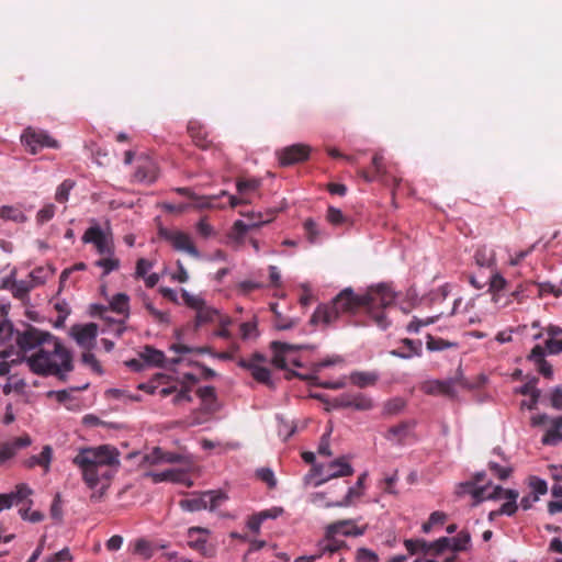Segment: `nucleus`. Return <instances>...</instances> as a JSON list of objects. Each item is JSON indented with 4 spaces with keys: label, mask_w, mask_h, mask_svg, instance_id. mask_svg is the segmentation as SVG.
Listing matches in <instances>:
<instances>
[{
    "label": "nucleus",
    "mask_w": 562,
    "mask_h": 562,
    "mask_svg": "<svg viewBox=\"0 0 562 562\" xmlns=\"http://www.w3.org/2000/svg\"><path fill=\"white\" fill-rule=\"evenodd\" d=\"M396 294L385 285L379 284L368 289L363 295L356 294L351 288L344 289L330 304L319 305L311 317L312 324L333 325L342 314H355L366 307L376 326L386 329L390 322L384 310L394 304Z\"/></svg>",
    "instance_id": "nucleus-1"
},
{
    "label": "nucleus",
    "mask_w": 562,
    "mask_h": 562,
    "mask_svg": "<svg viewBox=\"0 0 562 562\" xmlns=\"http://www.w3.org/2000/svg\"><path fill=\"white\" fill-rule=\"evenodd\" d=\"M30 370L41 376H57L65 381L67 373L74 370L72 353L54 335L35 352L25 356Z\"/></svg>",
    "instance_id": "nucleus-2"
},
{
    "label": "nucleus",
    "mask_w": 562,
    "mask_h": 562,
    "mask_svg": "<svg viewBox=\"0 0 562 562\" xmlns=\"http://www.w3.org/2000/svg\"><path fill=\"white\" fill-rule=\"evenodd\" d=\"M72 463L80 469L85 483L94 488L102 480L108 482L111 479L110 467L119 464V453L115 448L106 445L83 448L72 459Z\"/></svg>",
    "instance_id": "nucleus-3"
},
{
    "label": "nucleus",
    "mask_w": 562,
    "mask_h": 562,
    "mask_svg": "<svg viewBox=\"0 0 562 562\" xmlns=\"http://www.w3.org/2000/svg\"><path fill=\"white\" fill-rule=\"evenodd\" d=\"M461 487L464 493L472 495L474 498V505H477L484 499H496L504 496L507 502L496 509L495 514L513 516L518 509V505L516 503L518 492L515 490H504L501 486H494L492 492H490L488 486H480V488H475L472 483H464Z\"/></svg>",
    "instance_id": "nucleus-4"
},
{
    "label": "nucleus",
    "mask_w": 562,
    "mask_h": 562,
    "mask_svg": "<svg viewBox=\"0 0 562 562\" xmlns=\"http://www.w3.org/2000/svg\"><path fill=\"white\" fill-rule=\"evenodd\" d=\"M312 471L315 476L319 477L315 481V486H319L331 479L350 476L353 474V469L346 457H340L328 464L316 465Z\"/></svg>",
    "instance_id": "nucleus-5"
},
{
    "label": "nucleus",
    "mask_w": 562,
    "mask_h": 562,
    "mask_svg": "<svg viewBox=\"0 0 562 562\" xmlns=\"http://www.w3.org/2000/svg\"><path fill=\"white\" fill-rule=\"evenodd\" d=\"M227 499V495L221 491H206L190 498L180 501L182 509L188 512H198L202 509L214 510L223 502Z\"/></svg>",
    "instance_id": "nucleus-6"
},
{
    "label": "nucleus",
    "mask_w": 562,
    "mask_h": 562,
    "mask_svg": "<svg viewBox=\"0 0 562 562\" xmlns=\"http://www.w3.org/2000/svg\"><path fill=\"white\" fill-rule=\"evenodd\" d=\"M266 362V357L260 352L252 353L249 358H240L237 364L248 370L251 376L259 383H262L269 387H273L271 380V371L267 367L262 366Z\"/></svg>",
    "instance_id": "nucleus-7"
},
{
    "label": "nucleus",
    "mask_w": 562,
    "mask_h": 562,
    "mask_svg": "<svg viewBox=\"0 0 562 562\" xmlns=\"http://www.w3.org/2000/svg\"><path fill=\"white\" fill-rule=\"evenodd\" d=\"M159 236L167 240L175 250L183 251L193 258H200V251L195 247L191 236L177 229L160 228Z\"/></svg>",
    "instance_id": "nucleus-8"
},
{
    "label": "nucleus",
    "mask_w": 562,
    "mask_h": 562,
    "mask_svg": "<svg viewBox=\"0 0 562 562\" xmlns=\"http://www.w3.org/2000/svg\"><path fill=\"white\" fill-rule=\"evenodd\" d=\"M49 337H52L50 333L27 325L23 331H16L15 341L23 355L26 356L27 351L40 349Z\"/></svg>",
    "instance_id": "nucleus-9"
},
{
    "label": "nucleus",
    "mask_w": 562,
    "mask_h": 562,
    "mask_svg": "<svg viewBox=\"0 0 562 562\" xmlns=\"http://www.w3.org/2000/svg\"><path fill=\"white\" fill-rule=\"evenodd\" d=\"M176 192L186 195L192 200H198V206L202 209H218L223 207L224 204H221L218 201L221 198H227V204L231 207H236L243 203H246L244 199H239L235 195L228 194L227 191H222L218 195H207L198 198L189 188H177Z\"/></svg>",
    "instance_id": "nucleus-10"
},
{
    "label": "nucleus",
    "mask_w": 562,
    "mask_h": 562,
    "mask_svg": "<svg viewBox=\"0 0 562 562\" xmlns=\"http://www.w3.org/2000/svg\"><path fill=\"white\" fill-rule=\"evenodd\" d=\"M83 244H92L99 255H113L111 234H106L98 224L90 226L82 235Z\"/></svg>",
    "instance_id": "nucleus-11"
},
{
    "label": "nucleus",
    "mask_w": 562,
    "mask_h": 562,
    "mask_svg": "<svg viewBox=\"0 0 562 562\" xmlns=\"http://www.w3.org/2000/svg\"><path fill=\"white\" fill-rule=\"evenodd\" d=\"M22 143L30 149L31 154H36L44 147L57 148L58 142L50 137L47 132L27 127L21 136Z\"/></svg>",
    "instance_id": "nucleus-12"
},
{
    "label": "nucleus",
    "mask_w": 562,
    "mask_h": 562,
    "mask_svg": "<svg viewBox=\"0 0 562 562\" xmlns=\"http://www.w3.org/2000/svg\"><path fill=\"white\" fill-rule=\"evenodd\" d=\"M334 408H353L356 411H370L373 407L372 400L360 392H346L336 396L333 402Z\"/></svg>",
    "instance_id": "nucleus-13"
},
{
    "label": "nucleus",
    "mask_w": 562,
    "mask_h": 562,
    "mask_svg": "<svg viewBox=\"0 0 562 562\" xmlns=\"http://www.w3.org/2000/svg\"><path fill=\"white\" fill-rule=\"evenodd\" d=\"M31 445L32 439L27 434L11 438L9 440L0 441V467L5 465L18 454L20 450L27 448Z\"/></svg>",
    "instance_id": "nucleus-14"
},
{
    "label": "nucleus",
    "mask_w": 562,
    "mask_h": 562,
    "mask_svg": "<svg viewBox=\"0 0 562 562\" xmlns=\"http://www.w3.org/2000/svg\"><path fill=\"white\" fill-rule=\"evenodd\" d=\"M311 147L305 144H294L279 150L278 159L282 167H288L308 159Z\"/></svg>",
    "instance_id": "nucleus-15"
},
{
    "label": "nucleus",
    "mask_w": 562,
    "mask_h": 562,
    "mask_svg": "<svg viewBox=\"0 0 562 562\" xmlns=\"http://www.w3.org/2000/svg\"><path fill=\"white\" fill-rule=\"evenodd\" d=\"M207 529L201 527H191L188 530L189 546L193 550L198 551L205 558H212L215 555V548L207 543L206 536Z\"/></svg>",
    "instance_id": "nucleus-16"
},
{
    "label": "nucleus",
    "mask_w": 562,
    "mask_h": 562,
    "mask_svg": "<svg viewBox=\"0 0 562 562\" xmlns=\"http://www.w3.org/2000/svg\"><path fill=\"white\" fill-rule=\"evenodd\" d=\"M367 526L359 527L353 519H342L327 526V535H342L345 537H359L364 535Z\"/></svg>",
    "instance_id": "nucleus-17"
},
{
    "label": "nucleus",
    "mask_w": 562,
    "mask_h": 562,
    "mask_svg": "<svg viewBox=\"0 0 562 562\" xmlns=\"http://www.w3.org/2000/svg\"><path fill=\"white\" fill-rule=\"evenodd\" d=\"M72 336L77 344L86 350L94 347L95 338L98 335V326L94 323H89L83 326H74Z\"/></svg>",
    "instance_id": "nucleus-18"
},
{
    "label": "nucleus",
    "mask_w": 562,
    "mask_h": 562,
    "mask_svg": "<svg viewBox=\"0 0 562 562\" xmlns=\"http://www.w3.org/2000/svg\"><path fill=\"white\" fill-rule=\"evenodd\" d=\"M133 177L137 182L153 183L158 177V168L151 159L144 158L139 160Z\"/></svg>",
    "instance_id": "nucleus-19"
},
{
    "label": "nucleus",
    "mask_w": 562,
    "mask_h": 562,
    "mask_svg": "<svg viewBox=\"0 0 562 562\" xmlns=\"http://www.w3.org/2000/svg\"><path fill=\"white\" fill-rule=\"evenodd\" d=\"M183 459L184 457L179 453L166 452L161 448L156 447L144 457V462L151 465L158 463H180Z\"/></svg>",
    "instance_id": "nucleus-20"
},
{
    "label": "nucleus",
    "mask_w": 562,
    "mask_h": 562,
    "mask_svg": "<svg viewBox=\"0 0 562 562\" xmlns=\"http://www.w3.org/2000/svg\"><path fill=\"white\" fill-rule=\"evenodd\" d=\"M367 477V474L363 473L358 477V481L355 486H351L348 488L346 495L340 501L336 502H326L324 506L326 508L329 507H348L352 504L355 498H359L361 496L360 490L363 487L364 480Z\"/></svg>",
    "instance_id": "nucleus-21"
},
{
    "label": "nucleus",
    "mask_w": 562,
    "mask_h": 562,
    "mask_svg": "<svg viewBox=\"0 0 562 562\" xmlns=\"http://www.w3.org/2000/svg\"><path fill=\"white\" fill-rule=\"evenodd\" d=\"M401 348L390 351L391 356L402 359H409L414 356L419 357L422 355V340L404 338L401 340Z\"/></svg>",
    "instance_id": "nucleus-22"
},
{
    "label": "nucleus",
    "mask_w": 562,
    "mask_h": 562,
    "mask_svg": "<svg viewBox=\"0 0 562 562\" xmlns=\"http://www.w3.org/2000/svg\"><path fill=\"white\" fill-rule=\"evenodd\" d=\"M32 490L24 483L18 484L15 491L9 494H0L1 510L10 508L13 504H19L31 495Z\"/></svg>",
    "instance_id": "nucleus-23"
},
{
    "label": "nucleus",
    "mask_w": 562,
    "mask_h": 562,
    "mask_svg": "<svg viewBox=\"0 0 562 562\" xmlns=\"http://www.w3.org/2000/svg\"><path fill=\"white\" fill-rule=\"evenodd\" d=\"M188 133L193 143L202 149H206L212 145L209 138V133L203 125L196 121H191L188 124Z\"/></svg>",
    "instance_id": "nucleus-24"
},
{
    "label": "nucleus",
    "mask_w": 562,
    "mask_h": 562,
    "mask_svg": "<svg viewBox=\"0 0 562 562\" xmlns=\"http://www.w3.org/2000/svg\"><path fill=\"white\" fill-rule=\"evenodd\" d=\"M414 427V422H401L400 424L389 428L385 438L390 441H395L398 445H403Z\"/></svg>",
    "instance_id": "nucleus-25"
},
{
    "label": "nucleus",
    "mask_w": 562,
    "mask_h": 562,
    "mask_svg": "<svg viewBox=\"0 0 562 562\" xmlns=\"http://www.w3.org/2000/svg\"><path fill=\"white\" fill-rule=\"evenodd\" d=\"M348 380L352 385L359 389H366L376 384L379 374L375 371H352Z\"/></svg>",
    "instance_id": "nucleus-26"
},
{
    "label": "nucleus",
    "mask_w": 562,
    "mask_h": 562,
    "mask_svg": "<svg viewBox=\"0 0 562 562\" xmlns=\"http://www.w3.org/2000/svg\"><path fill=\"white\" fill-rule=\"evenodd\" d=\"M258 222H245L241 220H238L234 223L233 229L238 236L245 235L248 231L258 227L260 225L270 223L274 218V212L271 211L267 214H258Z\"/></svg>",
    "instance_id": "nucleus-27"
},
{
    "label": "nucleus",
    "mask_w": 562,
    "mask_h": 562,
    "mask_svg": "<svg viewBox=\"0 0 562 562\" xmlns=\"http://www.w3.org/2000/svg\"><path fill=\"white\" fill-rule=\"evenodd\" d=\"M53 459V449L50 446H44L43 450L37 456H32L24 460L23 464L27 469H32L36 465L42 467L45 472L49 471L50 462Z\"/></svg>",
    "instance_id": "nucleus-28"
},
{
    "label": "nucleus",
    "mask_w": 562,
    "mask_h": 562,
    "mask_svg": "<svg viewBox=\"0 0 562 562\" xmlns=\"http://www.w3.org/2000/svg\"><path fill=\"white\" fill-rule=\"evenodd\" d=\"M372 167L373 170L369 171L366 169H361L358 171L359 176L363 178L367 182H372L375 180H382L385 170L383 165V156L379 153H375L372 157Z\"/></svg>",
    "instance_id": "nucleus-29"
},
{
    "label": "nucleus",
    "mask_w": 562,
    "mask_h": 562,
    "mask_svg": "<svg viewBox=\"0 0 562 562\" xmlns=\"http://www.w3.org/2000/svg\"><path fill=\"white\" fill-rule=\"evenodd\" d=\"M474 261L481 268L493 269L496 266V254L494 249L485 245L479 246L474 251Z\"/></svg>",
    "instance_id": "nucleus-30"
},
{
    "label": "nucleus",
    "mask_w": 562,
    "mask_h": 562,
    "mask_svg": "<svg viewBox=\"0 0 562 562\" xmlns=\"http://www.w3.org/2000/svg\"><path fill=\"white\" fill-rule=\"evenodd\" d=\"M297 347L281 341H272L271 349L273 350L272 364L278 368L285 370L286 360L284 353L290 350H294Z\"/></svg>",
    "instance_id": "nucleus-31"
},
{
    "label": "nucleus",
    "mask_w": 562,
    "mask_h": 562,
    "mask_svg": "<svg viewBox=\"0 0 562 562\" xmlns=\"http://www.w3.org/2000/svg\"><path fill=\"white\" fill-rule=\"evenodd\" d=\"M106 307L110 311L122 315L124 319H127L130 316V297L125 293H117L111 299L110 304Z\"/></svg>",
    "instance_id": "nucleus-32"
},
{
    "label": "nucleus",
    "mask_w": 562,
    "mask_h": 562,
    "mask_svg": "<svg viewBox=\"0 0 562 562\" xmlns=\"http://www.w3.org/2000/svg\"><path fill=\"white\" fill-rule=\"evenodd\" d=\"M456 382L453 380L434 381L429 384L427 393L454 397L457 395Z\"/></svg>",
    "instance_id": "nucleus-33"
},
{
    "label": "nucleus",
    "mask_w": 562,
    "mask_h": 562,
    "mask_svg": "<svg viewBox=\"0 0 562 562\" xmlns=\"http://www.w3.org/2000/svg\"><path fill=\"white\" fill-rule=\"evenodd\" d=\"M562 416L552 419V427L548 429L542 437V443L547 446H557L562 440Z\"/></svg>",
    "instance_id": "nucleus-34"
},
{
    "label": "nucleus",
    "mask_w": 562,
    "mask_h": 562,
    "mask_svg": "<svg viewBox=\"0 0 562 562\" xmlns=\"http://www.w3.org/2000/svg\"><path fill=\"white\" fill-rule=\"evenodd\" d=\"M336 536L337 535H333L331 537H329L327 535V528L325 529V538L318 544L319 551H321L322 555L326 554V553H330L331 554V553L337 552L340 549L347 547L346 542L344 540L337 539Z\"/></svg>",
    "instance_id": "nucleus-35"
},
{
    "label": "nucleus",
    "mask_w": 562,
    "mask_h": 562,
    "mask_svg": "<svg viewBox=\"0 0 562 562\" xmlns=\"http://www.w3.org/2000/svg\"><path fill=\"white\" fill-rule=\"evenodd\" d=\"M12 353L13 351L8 349L0 351V358L3 359V361L0 362V376L9 374L12 366H16L25 361V356L19 353L16 355V358L8 360Z\"/></svg>",
    "instance_id": "nucleus-36"
},
{
    "label": "nucleus",
    "mask_w": 562,
    "mask_h": 562,
    "mask_svg": "<svg viewBox=\"0 0 562 562\" xmlns=\"http://www.w3.org/2000/svg\"><path fill=\"white\" fill-rule=\"evenodd\" d=\"M94 311H95L94 315H98L101 319L115 326L114 331L119 336H121L124 333V330H125V327H124L125 319L124 318L121 321H115V319L109 317L108 313L110 312V310L103 305H95Z\"/></svg>",
    "instance_id": "nucleus-37"
},
{
    "label": "nucleus",
    "mask_w": 562,
    "mask_h": 562,
    "mask_svg": "<svg viewBox=\"0 0 562 562\" xmlns=\"http://www.w3.org/2000/svg\"><path fill=\"white\" fill-rule=\"evenodd\" d=\"M218 317V312L212 307L206 306L205 304L196 311L195 315V326L200 327L207 323H213Z\"/></svg>",
    "instance_id": "nucleus-38"
},
{
    "label": "nucleus",
    "mask_w": 562,
    "mask_h": 562,
    "mask_svg": "<svg viewBox=\"0 0 562 562\" xmlns=\"http://www.w3.org/2000/svg\"><path fill=\"white\" fill-rule=\"evenodd\" d=\"M142 358L149 364L156 367H162L166 360V357L162 351L157 350L150 346H146L142 353Z\"/></svg>",
    "instance_id": "nucleus-39"
},
{
    "label": "nucleus",
    "mask_w": 562,
    "mask_h": 562,
    "mask_svg": "<svg viewBox=\"0 0 562 562\" xmlns=\"http://www.w3.org/2000/svg\"><path fill=\"white\" fill-rule=\"evenodd\" d=\"M0 217L4 221H12L15 223H24L27 220L20 209L9 205L0 207Z\"/></svg>",
    "instance_id": "nucleus-40"
},
{
    "label": "nucleus",
    "mask_w": 562,
    "mask_h": 562,
    "mask_svg": "<svg viewBox=\"0 0 562 562\" xmlns=\"http://www.w3.org/2000/svg\"><path fill=\"white\" fill-rule=\"evenodd\" d=\"M426 347L429 351H442L448 348H457L458 344L453 341L446 340L440 337H434L431 335H427Z\"/></svg>",
    "instance_id": "nucleus-41"
},
{
    "label": "nucleus",
    "mask_w": 562,
    "mask_h": 562,
    "mask_svg": "<svg viewBox=\"0 0 562 562\" xmlns=\"http://www.w3.org/2000/svg\"><path fill=\"white\" fill-rule=\"evenodd\" d=\"M33 288H35L34 283H31L25 280H20V281H13L10 289L15 299L23 301L24 299L27 297L30 291Z\"/></svg>",
    "instance_id": "nucleus-42"
},
{
    "label": "nucleus",
    "mask_w": 562,
    "mask_h": 562,
    "mask_svg": "<svg viewBox=\"0 0 562 562\" xmlns=\"http://www.w3.org/2000/svg\"><path fill=\"white\" fill-rule=\"evenodd\" d=\"M507 285L506 279L498 272H493L490 278V289L488 291L493 293L494 302L498 301V293L505 290Z\"/></svg>",
    "instance_id": "nucleus-43"
},
{
    "label": "nucleus",
    "mask_w": 562,
    "mask_h": 562,
    "mask_svg": "<svg viewBox=\"0 0 562 562\" xmlns=\"http://www.w3.org/2000/svg\"><path fill=\"white\" fill-rule=\"evenodd\" d=\"M537 382H538V379L535 378L531 381L524 384L519 391L522 395H528V396L532 397V405H528L529 409L536 408V405L540 397V390H538L536 386Z\"/></svg>",
    "instance_id": "nucleus-44"
},
{
    "label": "nucleus",
    "mask_w": 562,
    "mask_h": 562,
    "mask_svg": "<svg viewBox=\"0 0 562 562\" xmlns=\"http://www.w3.org/2000/svg\"><path fill=\"white\" fill-rule=\"evenodd\" d=\"M108 257L101 258L94 262L97 267L103 269L102 277L108 276L110 272L115 271L120 268V260L113 255H106Z\"/></svg>",
    "instance_id": "nucleus-45"
},
{
    "label": "nucleus",
    "mask_w": 562,
    "mask_h": 562,
    "mask_svg": "<svg viewBox=\"0 0 562 562\" xmlns=\"http://www.w3.org/2000/svg\"><path fill=\"white\" fill-rule=\"evenodd\" d=\"M451 539V551L453 552L467 550L471 541L470 533L465 530L460 531L456 537H452Z\"/></svg>",
    "instance_id": "nucleus-46"
},
{
    "label": "nucleus",
    "mask_w": 562,
    "mask_h": 562,
    "mask_svg": "<svg viewBox=\"0 0 562 562\" xmlns=\"http://www.w3.org/2000/svg\"><path fill=\"white\" fill-rule=\"evenodd\" d=\"M75 187V182L70 179L64 180L57 188L55 193V200L58 203H66L69 199V193Z\"/></svg>",
    "instance_id": "nucleus-47"
},
{
    "label": "nucleus",
    "mask_w": 562,
    "mask_h": 562,
    "mask_svg": "<svg viewBox=\"0 0 562 562\" xmlns=\"http://www.w3.org/2000/svg\"><path fill=\"white\" fill-rule=\"evenodd\" d=\"M439 318V315L426 318H418L416 316L408 323L406 330L408 333H418L422 327L434 324Z\"/></svg>",
    "instance_id": "nucleus-48"
},
{
    "label": "nucleus",
    "mask_w": 562,
    "mask_h": 562,
    "mask_svg": "<svg viewBox=\"0 0 562 562\" xmlns=\"http://www.w3.org/2000/svg\"><path fill=\"white\" fill-rule=\"evenodd\" d=\"M133 553L138 554L144 559H149L153 555V547L148 540L137 539L134 542Z\"/></svg>",
    "instance_id": "nucleus-49"
},
{
    "label": "nucleus",
    "mask_w": 562,
    "mask_h": 562,
    "mask_svg": "<svg viewBox=\"0 0 562 562\" xmlns=\"http://www.w3.org/2000/svg\"><path fill=\"white\" fill-rule=\"evenodd\" d=\"M451 541L452 539L448 537L439 538L434 542H428V553H442L447 550H451Z\"/></svg>",
    "instance_id": "nucleus-50"
},
{
    "label": "nucleus",
    "mask_w": 562,
    "mask_h": 562,
    "mask_svg": "<svg viewBox=\"0 0 562 562\" xmlns=\"http://www.w3.org/2000/svg\"><path fill=\"white\" fill-rule=\"evenodd\" d=\"M55 212H56V206L53 204V203H48L46 205H44L36 214V223L38 225H43L47 222H49L54 215H55Z\"/></svg>",
    "instance_id": "nucleus-51"
},
{
    "label": "nucleus",
    "mask_w": 562,
    "mask_h": 562,
    "mask_svg": "<svg viewBox=\"0 0 562 562\" xmlns=\"http://www.w3.org/2000/svg\"><path fill=\"white\" fill-rule=\"evenodd\" d=\"M404 546L411 554H415L417 552L428 553V542L422 539H407L405 540Z\"/></svg>",
    "instance_id": "nucleus-52"
},
{
    "label": "nucleus",
    "mask_w": 562,
    "mask_h": 562,
    "mask_svg": "<svg viewBox=\"0 0 562 562\" xmlns=\"http://www.w3.org/2000/svg\"><path fill=\"white\" fill-rule=\"evenodd\" d=\"M260 186V181L257 179H239L237 180L236 187L239 194L244 195L248 192L256 191Z\"/></svg>",
    "instance_id": "nucleus-53"
},
{
    "label": "nucleus",
    "mask_w": 562,
    "mask_h": 562,
    "mask_svg": "<svg viewBox=\"0 0 562 562\" xmlns=\"http://www.w3.org/2000/svg\"><path fill=\"white\" fill-rule=\"evenodd\" d=\"M303 226H304V231H305L307 240L311 244L317 243L318 236H319V231H318L316 222L313 218H307V220H305Z\"/></svg>",
    "instance_id": "nucleus-54"
},
{
    "label": "nucleus",
    "mask_w": 562,
    "mask_h": 562,
    "mask_svg": "<svg viewBox=\"0 0 562 562\" xmlns=\"http://www.w3.org/2000/svg\"><path fill=\"white\" fill-rule=\"evenodd\" d=\"M170 350L175 351L176 353H211L210 347L192 348L184 344H172L170 346Z\"/></svg>",
    "instance_id": "nucleus-55"
},
{
    "label": "nucleus",
    "mask_w": 562,
    "mask_h": 562,
    "mask_svg": "<svg viewBox=\"0 0 562 562\" xmlns=\"http://www.w3.org/2000/svg\"><path fill=\"white\" fill-rule=\"evenodd\" d=\"M405 406L404 400L396 397L387 401L383 406L384 415H395L398 414Z\"/></svg>",
    "instance_id": "nucleus-56"
},
{
    "label": "nucleus",
    "mask_w": 562,
    "mask_h": 562,
    "mask_svg": "<svg viewBox=\"0 0 562 562\" xmlns=\"http://www.w3.org/2000/svg\"><path fill=\"white\" fill-rule=\"evenodd\" d=\"M488 469L498 480H506L512 474L513 470L510 467H503L494 461L488 462Z\"/></svg>",
    "instance_id": "nucleus-57"
},
{
    "label": "nucleus",
    "mask_w": 562,
    "mask_h": 562,
    "mask_svg": "<svg viewBox=\"0 0 562 562\" xmlns=\"http://www.w3.org/2000/svg\"><path fill=\"white\" fill-rule=\"evenodd\" d=\"M529 486L532 491V495H544L548 492L547 482L538 476H531L529 480Z\"/></svg>",
    "instance_id": "nucleus-58"
},
{
    "label": "nucleus",
    "mask_w": 562,
    "mask_h": 562,
    "mask_svg": "<svg viewBox=\"0 0 562 562\" xmlns=\"http://www.w3.org/2000/svg\"><path fill=\"white\" fill-rule=\"evenodd\" d=\"M181 296H182L184 303L189 307H191V308H193L195 311H198L199 308H201L205 304V302H204V300L202 297L196 296V295H192V294H190L184 289L181 290Z\"/></svg>",
    "instance_id": "nucleus-59"
},
{
    "label": "nucleus",
    "mask_w": 562,
    "mask_h": 562,
    "mask_svg": "<svg viewBox=\"0 0 562 562\" xmlns=\"http://www.w3.org/2000/svg\"><path fill=\"white\" fill-rule=\"evenodd\" d=\"M326 218L330 224L335 226L342 225L347 221L342 212L334 206H329L327 209Z\"/></svg>",
    "instance_id": "nucleus-60"
},
{
    "label": "nucleus",
    "mask_w": 562,
    "mask_h": 562,
    "mask_svg": "<svg viewBox=\"0 0 562 562\" xmlns=\"http://www.w3.org/2000/svg\"><path fill=\"white\" fill-rule=\"evenodd\" d=\"M257 477L265 482L269 488H273L277 485V480L274 477V473L269 468H261L257 470Z\"/></svg>",
    "instance_id": "nucleus-61"
},
{
    "label": "nucleus",
    "mask_w": 562,
    "mask_h": 562,
    "mask_svg": "<svg viewBox=\"0 0 562 562\" xmlns=\"http://www.w3.org/2000/svg\"><path fill=\"white\" fill-rule=\"evenodd\" d=\"M81 360L86 366H89L93 372L98 374L102 373V368L99 361L97 360L95 356L90 352V350H87L82 353Z\"/></svg>",
    "instance_id": "nucleus-62"
},
{
    "label": "nucleus",
    "mask_w": 562,
    "mask_h": 562,
    "mask_svg": "<svg viewBox=\"0 0 562 562\" xmlns=\"http://www.w3.org/2000/svg\"><path fill=\"white\" fill-rule=\"evenodd\" d=\"M263 288V284L260 283V282H255V281H251V280H245V281H241L238 283L237 285V289L238 291L244 294V295H247L249 294L250 292L255 291V290H259V289H262Z\"/></svg>",
    "instance_id": "nucleus-63"
},
{
    "label": "nucleus",
    "mask_w": 562,
    "mask_h": 562,
    "mask_svg": "<svg viewBox=\"0 0 562 562\" xmlns=\"http://www.w3.org/2000/svg\"><path fill=\"white\" fill-rule=\"evenodd\" d=\"M357 562H378L379 558L372 550L360 548L356 555Z\"/></svg>",
    "instance_id": "nucleus-64"
}]
</instances>
